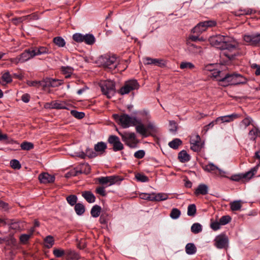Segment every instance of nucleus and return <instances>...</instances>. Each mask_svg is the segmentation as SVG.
Segmentation results:
<instances>
[{
	"label": "nucleus",
	"mask_w": 260,
	"mask_h": 260,
	"mask_svg": "<svg viewBox=\"0 0 260 260\" xmlns=\"http://www.w3.org/2000/svg\"><path fill=\"white\" fill-rule=\"evenodd\" d=\"M113 117L123 128L135 126L136 132L143 137H147L157 132L155 123L149 121L151 116L149 112L146 110L136 111L131 116L123 113L120 115L114 114Z\"/></svg>",
	"instance_id": "1"
},
{
	"label": "nucleus",
	"mask_w": 260,
	"mask_h": 260,
	"mask_svg": "<svg viewBox=\"0 0 260 260\" xmlns=\"http://www.w3.org/2000/svg\"><path fill=\"white\" fill-rule=\"evenodd\" d=\"M209 42L212 46L223 50L222 55L229 60H232L236 56V47L232 44V39L229 36L221 35L214 36L209 38Z\"/></svg>",
	"instance_id": "2"
},
{
	"label": "nucleus",
	"mask_w": 260,
	"mask_h": 260,
	"mask_svg": "<svg viewBox=\"0 0 260 260\" xmlns=\"http://www.w3.org/2000/svg\"><path fill=\"white\" fill-rule=\"evenodd\" d=\"M218 80L220 85L224 87L229 85L245 84L248 81L246 77L240 74L235 73L226 74L224 77Z\"/></svg>",
	"instance_id": "3"
},
{
	"label": "nucleus",
	"mask_w": 260,
	"mask_h": 260,
	"mask_svg": "<svg viewBox=\"0 0 260 260\" xmlns=\"http://www.w3.org/2000/svg\"><path fill=\"white\" fill-rule=\"evenodd\" d=\"M101 91L103 94L110 99L114 96L115 92V83L111 80L102 81L100 84Z\"/></svg>",
	"instance_id": "4"
},
{
	"label": "nucleus",
	"mask_w": 260,
	"mask_h": 260,
	"mask_svg": "<svg viewBox=\"0 0 260 260\" xmlns=\"http://www.w3.org/2000/svg\"><path fill=\"white\" fill-rule=\"evenodd\" d=\"M32 50L31 48L25 49L22 53L19 55L14 58H11L10 59L11 62L17 64L19 63L25 62L31 58L35 57L33 55Z\"/></svg>",
	"instance_id": "5"
},
{
	"label": "nucleus",
	"mask_w": 260,
	"mask_h": 260,
	"mask_svg": "<svg viewBox=\"0 0 260 260\" xmlns=\"http://www.w3.org/2000/svg\"><path fill=\"white\" fill-rule=\"evenodd\" d=\"M140 198L141 199L150 201L159 202L166 200L168 199V194L166 193L152 192L151 193H141L140 194Z\"/></svg>",
	"instance_id": "6"
},
{
	"label": "nucleus",
	"mask_w": 260,
	"mask_h": 260,
	"mask_svg": "<svg viewBox=\"0 0 260 260\" xmlns=\"http://www.w3.org/2000/svg\"><path fill=\"white\" fill-rule=\"evenodd\" d=\"M140 85L137 80L131 79L125 82L124 85L120 88L118 93L121 95L128 94L131 91L139 89Z\"/></svg>",
	"instance_id": "7"
},
{
	"label": "nucleus",
	"mask_w": 260,
	"mask_h": 260,
	"mask_svg": "<svg viewBox=\"0 0 260 260\" xmlns=\"http://www.w3.org/2000/svg\"><path fill=\"white\" fill-rule=\"evenodd\" d=\"M118 133L121 136L122 140L125 142V144L131 148H135L136 147V136L134 133L125 132L121 133L118 132Z\"/></svg>",
	"instance_id": "8"
},
{
	"label": "nucleus",
	"mask_w": 260,
	"mask_h": 260,
	"mask_svg": "<svg viewBox=\"0 0 260 260\" xmlns=\"http://www.w3.org/2000/svg\"><path fill=\"white\" fill-rule=\"evenodd\" d=\"M117 58L116 56H110L108 55H105L102 56L101 58V62L103 66L106 68L110 70L115 69L117 66V62L116 61Z\"/></svg>",
	"instance_id": "9"
},
{
	"label": "nucleus",
	"mask_w": 260,
	"mask_h": 260,
	"mask_svg": "<svg viewBox=\"0 0 260 260\" xmlns=\"http://www.w3.org/2000/svg\"><path fill=\"white\" fill-rule=\"evenodd\" d=\"M216 22L213 20H210L201 22L198 23L192 29L193 32L200 33L205 31L208 27H212L216 25Z\"/></svg>",
	"instance_id": "10"
},
{
	"label": "nucleus",
	"mask_w": 260,
	"mask_h": 260,
	"mask_svg": "<svg viewBox=\"0 0 260 260\" xmlns=\"http://www.w3.org/2000/svg\"><path fill=\"white\" fill-rule=\"evenodd\" d=\"M100 184L102 185H106L109 183L108 186L112 185L117 182H120L122 180L118 176H110L106 177H101L97 179Z\"/></svg>",
	"instance_id": "11"
},
{
	"label": "nucleus",
	"mask_w": 260,
	"mask_h": 260,
	"mask_svg": "<svg viewBox=\"0 0 260 260\" xmlns=\"http://www.w3.org/2000/svg\"><path fill=\"white\" fill-rule=\"evenodd\" d=\"M108 141L109 144L113 145V151L116 152L123 149V145L117 136L115 135L110 136Z\"/></svg>",
	"instance_id": "12"
},
{
	"label": "nucleus",
	"mask_w": 260,
	"mask_h": 260,
	"mask_svg": "<svg viewBox=\"0 0 260 260\" xmlns=\"http://www.w3.org/2000/svg\"><path fill=\"white\" fill-rule=\"evenodd\" d=\"M228 243L229 238L224 234L218 236L215 239V245L219 249L226 248L228 246Z\"/></svg>",
	"instance_id": "13"
},
{
	"label": "nucleus",
	"mask_w": 260,
	"mask_h": 260,
	"mask_svg": "<svg viewBox=\"0 0 260 260\" xmlns=\"http://www.w3.org/2000/svg\"><path fill=\"white\" fill-rule=\"evenodd\" d=\"M34 56L44 54H48L51 53V50L46 46H38L31 47Z\"/></svg>",
	"instance_id": "14"
},
{
	"label": "nucleus",
	"mask_w": 260,
	"mask_h": 260,
	"mask_svg": "<svg viewBox=\"0 0 260 260\" xmlns=\"http://www.w3.org/2000/svg\"><path fill=\"white\" fill-rule=\"evenodd\" d=\"M259 34L253 35H245L244 36L243 39L244 41L249 43V44L253 46H257L258 43Z\"/></svg>",
	"instance_id": "15"
},
{
	"label": "nucleus",
	"mask_w": 260,
	"mask_h": 260,
	"mask_svg": "<svg viewBox=\"0 0 260 260\" xmlns=\"http://www.w3.org/2000/svg\"><path fill=\"white\" fill-rule=\"evenodd\" d=\"M39 180L42 183H52L55 180V177L48 173H42L39 175Z\"/></svg>",
	"instance_id": "16"
},
{
	"label": "nucleus",
	"mask_w": 260,
	"mask_h": 260,
	"mask_svg": "<svg viewBox=\"0 0 260 260\" xmlns=\"http://www.w3.org/2000/svg\"><path fill=\"white\" fill-rule=\"evenodd\" d=\"M145 64H154L160 67L165 66V63L162 59L158 58H152L150 57H146Z\"/></svg>",
	"instance_id": "17"
},
{
	"label": "nucleus",
	"mask_w": 260,
	"mask_h": 260,
	"mask_svg": "<svg viewBox=\"0 0 260 260\" xmlns=\"http://www.w3.org/2000/svg\"><path fill=\"white\" fill-rule=\"evenodd\" d=\"M239 117L238 114L234 113L231 115L218 117L216 119L215 121L218 122L220 120L222 123L230 122L233 121L234 119L238 118Z\"/></svg>",
	"instance_id": "18"
},
{
	"label": "nucleus",
	"mask_w": 260,
	"mask_h": 260,
	"mask_svg": "<svg viewBox=\"0 0 260 260\" xmlns=\"http://www.w3.org/2000/svg\"><path fill=\"white\" fill-rule=\"evenodd\" d=\"M39 19V16L38 13L35 12L33 13L30 15H28L26 16H22L21 17H19L18 18H16V20H17L19 22H22L23 21H26V20H37Z\"/></svg>",
	"instance_id": "19"
},
{
	"label": "nucleus",
	"mask_w": 260,
	"mask_h": 260,
	"mask_svg": "<svg viewBox=\"0 0 260 260\" xmlns=\"http://www.w3.org/2000/svg\"><path fill=\"white\" fill-rule=\"evenodd\" d=\"M259 167L260 163L257 164L254 167L251 168L250 171L245 173L242 174V177H243V179H251L254 176L255 173L257 172ZM258 176H260V175Z\"/></svg>",
	"instance_id": "20"
},
{
	"label": "nucleus",
	"mask_w": 260,
	"mask_h": 260,
	"mask_svg": "<svg viewBox=\"0 0 260 260\" xmlns=\"http://www.w3.org/2000/svg\"><path fill=\"white\" fill-rule=\"evenodd\" d=\"M208 193V187L204 184H200L194 191V194L196 196L199 194L206 195Z\"/></svg>",
	"instance_id": "21"
},
{
	"label": "nucleus",
	"mask_w": 260,
	"mask_h": 260,
	"mask_svg": "<svg viewBox=\"0 0 260 260\" xmlns=\"http://www.w3.org/2000/svg\"><path fill=\"white\" fill-rule=\"evenodd\" d=\"M69 105L64 101H53V108L55 109H69Z\"/></svg>",
	"instance_id": "22"
},
{
	"label": "nucleus",
	"mask_w": 260,
	"mask_h": 260,
	"mask_svg": "<svg viewBox=\"0 0 260 260\" xmlns=\"http://www.w3.org/2000/svg\"><path fill=\"white\" fill-rule=\"evenodd\" d=\"M82 196L89 203H94L95 201L94 195L90 191H82Z\"/></svg>",
	"instance_id": "23"
},
{
	"label": "nucleus",
	"mask_w": 260,
	"mask_h": 260,
	"mask_svg": "<svg viewBox=\"0 0 260 260\" xmlns=\"http://www.w3.org/2000/svg\"><path fill=\"white\" fill-rule=\"evenodd\" d=\"M260 136L259 129L254 126L249 132L248 137L250 141H255L256 139Z\"/></svg>",
	"instance_id": "24"
},
{
	"label": "nucleus",
	"mask_w": 260,
	"mask_h": 260,
	"mask_svg": "<svg viewBox=\"0 0 260 260\" xmlns=\"http://www.w3.org/2000/svg\"><path fill=\"white\" fill-rule=\"evenodd\" d=\"M178 159L180 162L184 163L188 161L190 159V155L185 150H182L178 153Z\"/></svg>",
	"instance_id": "25"
},
{
	"label": "nucleus",
	"mask_w": 260,
	"mask_h": 260,
	"mask_svg": "<svg viewBox=\"0 0 260 260\" xmlns=\"http://www.w3.org/2000/svg\"><path fill=\"white\" fill-rule=\"evenodd\" d=\"M95 39L93 35L90 34L83 35V42L86 44L91 45L95 43Z\"/></svg>",
	"instance_id": "26"
},
{
	"label": "nucleus",
	"mask_w": 260,
	"mask_h": 260,
	"mask_svg": "<svg viewBox=\"0 0 260 260\" xmlns=\"http://www.w3.org/2000/svg\"><path fill=\"white\" fill-rule=\"evenodd\" d=\"M203 169L204 171L210 173H215V171L217 170L219 172L221 171L219 168L212 162H210L207 165L203 166Z\"/></svg>",
	"instance_id": "27"
},
{
	"label": "nucleus",
	"mask_w": 260,
	"mask_h": 260,
	"mask_svg": "<svg viewBox=\"0 0 260 260\" xmlns=\"http://www.w3.org/2000/svg\"><path fill=\"white\" fill-rule=\"evenodd\" d=\"M254 13H255V11L250 8L241 9L235 12V15L240 16L241 15H250Z\"/></svg>",
	"instance_id": "28"
},
{
	"label": "nucleus",
	"mask_w": 260,
	"mask_h": 260,
	"mask_svg": "<svg viewBox=\"0 0 260 260\" xmlns=\"http://www.w3.org/2000/svg\"><path fill=\"white\" fill-rule=\"evenodd\" d=\"M185 252L188 255H192L196 253L197 248L192 243H187L185 246Z\"/></svg>",
	"instance_id": "29"
},
{
	"label": "nucleus",
	"mask_w": 260,
	"mask_h": 260,
	"mask_svg": "<svg viewBox=\"0 0 260 260\" xmlns=\"http://www.w3.org/2000/svg\"><path fill=\"white\" fill-rule=\"evenodd\" d=\"M107 148V145L103 142H98L94 145V150L97 152L103 153Z\"/></svg>",
	"instance_id": "30"
},
{
	"label": "nucleus",
	"mask_w": 260,
	"mask_h": 260,
	"mask_svg": "<svg viewBox=\"0 0 260 260\" xmlns=\"http://www.w3.org/2000/svg\"><path fill=\"white\" fill-rule=\"evenodd\" d=\"M66 255H67V258L68 260L70 259H78L80 258L79 255L75 251L71 250H68L66 252Z\"/></svg>",
	"instance_id": "31"
},
{
	"label": "nucleus",
	"mask_w": 260,
	"mask_h": 260,
	"mask_svg": "<svg viewBox=\"0 0 260 260\" xmlns=\"http://www.w3.org/2000/svg\"><path fill=\"white\" fill-rule=\"evenodd\" d=\"M75 211L78 215H82L85 211V206L81 203H77L74 207Z\"/></svg>",
	"instance_id": "32"
},
{
	"label": "nucleus",
	"mask_w": 260,
	"mask_h": 260,
	"mask_svg": "<svg viewBox=\"0 0 260 260\" xmlns=\"http://www.w3.org/2000/svg\"><path fill=\"white\" fill-rule=\"evenodd\" d=\"M102 208L101 206L95 205L91 209L90 213L92 217H98L100 216Z\"/></svg>",
	"instance_id": "33"
},
{
	"label": "nucleus",
	"mask_w": 260,
	"mask_h": 260,
	"mask_svg": "<svg viewBox=\"0 0 260 260\" xmlns=\"http://www.w3.org/2000/svg\"><path fill=\"white\" fill-rule=\"evenodd\" d=\"M53 42L58 47H63L66 45V41L61 37H54Z\"/></svg>",
	"instance_id": "34"
},
{
	"label": "nucleus",
	"mask_w": 260,
	"mask_h": 260,
	"mask_svg": "<svg viewBox=\"0 0 260 260\" xmlns=\"http://www.w3.org/2000/svg\"><path fill=\"white\" fill-rule=\"evenodd\" d=\"M182 143V141L178 138H176L169 143V146L171 148L177 149L180 145Z\"/></svg>",
	"instance_id": "35"
},
{
	"label": "nucleus",
	"mask_w": 260,
	"mask_h": 260,
	"mask_svg": "<svg viewBox=\"0 0 260 260\" xmlns=\"http://www.w3.org/2000/svg\"><path fill=\"white\" fill-rule=\"evenodd\" d=\"M62 74L65 75L66 78H68L71 77L73 72V69L71 67H62L61 68Z\"/></svg>",
	"instance_id": "36"
},
{
	"label": "nucleus",
	"mask_w": 260,
	"mask_h": 260,
	"mask_svg": "<svg viewBox=\"0 0 260 260\" xmlns=\"http://www.w3.org/2000/svg\"><path fill=\"white\" fill-rule=\"evenodd\" d=\"M241 201H235L230 203V208L233 211H239L241 209Z\"/></svg>",
	"instance_id": "37"
},
{
	"label": "nucleus",
	"mask_w": 260,
	"mask_h": 260,
	"mask_svg": "<svg viewBox=\"0 0 260 260\" xmlns=\"http://www.w3.org/2000/svg\"><path fill=\"white\" fill-rule=\"evenodd\" d=\"M45 246L47 248H50L54 244V240L52 236H48L44 239Z\"/></svg>",
	"instance_id": "38"
},
{
	"label": "nucleus",
	"mask_w": 260,
	"mask_h": 260,
	"mask_svg": "<svg viewBox=\"0 0 260 260\" xmlns=\"http://www.w3.org/2000/svg\"><path fill=\"white\" fill-rule=\"evenodd\" d=\"M22 223L20 221H14L10 223L9 228L15 231H20L22 229Z\"/></svg>",
	"instance_id": "39"
},
{
	"label": "nucleus",
	"mask_w": 260,
	"mask_h": 260,
	"mask_svg": "<svg viewBox=\"0 0 260 260\" xmlns=\"http://www.w3.org/2000/svg\"><path fill=\"white\" fill-rule=\"evenodd\" d=\"M191 145H201V138L198 134L191 136L190 140Z\"/></svg>",
	"instance_id": "40"
},
{
	"label": "nucleus",
	"mask_w": 260,
	"mask_h": 260,
	"mask_svg": "<svg viewBox=\"0 0 260 260\" xmlns=\"http://www.w3.org/2000/svg\"><path fill=\"white\" fill-rule=\"evenodd\" d=\"M2 79L6 83H10L12 82V77L9 71H7L2 74Z\"/></svg>",
	"instance_id": "41"
},
{
	"label": "nucleus",
	"mask_w": 260,
	"mask_h": 260,
	"mask_svg": "<svg viewBox=\"0 0 260 260\" xmlns=\"http://www.w3.org/2000/svg\"><path fill=\"white\" fill-rule=\"evenodd\" d=\"M202 231V226L199 223H194L191 227V231L194 234H198Z\"/></svg>",
	"instance_id": "42"
},
{
	"label": "nucleus",
	"mask_w": 260,
	"mask_h": 260,
	"mask_svg": "<svg viewBox=\"0 0 260 260\" xmlns=\"http://www.w3.org/2000/svg\"><path fill=\"white\" fill-rule=\"evenodd\" d=\"M197 212L195 204H190L187 207V215L189 216H194Z\"/></svg>",
	"instance_id": "43"
},
{
	"label": "nucleus",
	"mask_w": 260,
	"mask_h": 260,
	"mask_svg": "<svg viewBox=\"0 0 260 260\" xmlns=\"http://www.w3.org/2000/svg\"><path fill=\"white\" fill-rule=\"evenodd\" d=\"M181 215L180 211L177 208H173L171 211L170 216L174 219H178Z\"/></svg>",
	"instance_id": "44"
},
{
	"label": "nucleus",
	"mask_w": 260,
	"mask_h": 260,
	"mask_svg": "<svg viewBox=\"0 0 260 260\" xmlns=\"http://www.w3.org/2000/svg\"><path fill=\"white\" fill-rule=\"evenodd\" d=\"M62 84V81L60 80L50 79L49 80V84L48 85L52 87H56L61 85Z\"/></svg>",
	"instance_id": "45"
},
{
	"label": "nucleus",
	"mask_w": 260,
	"mask_h": 260,
	"mask_svg": "<svg viewBox=\"0 0 260 260\" xmlns=\"http://www.w3.org/2000/svg\"><path fill=\"white\" fill-rule=\"evenodd\" d=\"M22 150H29L34 148V144L31 142H23L20 145Z\"/></svg>",
	"instance_id": "46"
},
{
	"label": "nucleus",
	"mask_w": 260,
	"mask_h": 260,
	"mask_svg": "<svg viewBox=\"0 0 260 260\" xmlns=\"http://www.w3.org/2000/svg\"><path fill=\"white\" fill-rule=\"evenodd\" d=\"M135 177L137 180L139 182H147L149 181V178L147 176L141 173H137L135 175Z\"/></svg>",
	"instance_id": "47"
},
{
	"label": "nucleus",
	"mask_w": 260,
	"mask_h": 260,
	"mask_svg": "<svg viewBox=\"0 0 260 260\" xmlns=\"http://www.w3.org/2000/svg\"><path fill=\"white\" fill-rule=\"evenodd\" d=\"M77 197L75 195H70L66 199L68 203L72 206L77 204Z\"/></svg>",
	"instance_id": "48"
},
{
	"label": "nucleus",
	"mask_w": 260,
	"mask_h": 260,
	"mask_svg": "<svg viewBox=\"0 0 260 260\" xmlns=\"http://www.w3.org/2000/svg\"><path fill=\"white\" fill-rule=\"evenodd\" d=\"M27 84L30 86H35L37 87H39L40 86H46L47 85L45 84L44 81H28L27 82Z\"/></svg>",
	"instance_id": "49"
},
{
	"label": "nucleus",
	"mask_w": 260,
	"mask_h": 260,
	"mask_svg": "<svg viewBox=\"0 0 260 260\" xmlns=\"http://www.w3.org/2000/svg\"><path fill=\"white\" fill-rule=\"evenodd\" d=\"M194 68V66L193 63L190 62L183 61L181 62L180 64V68L181 69H192Z\"/></svg>",
	"instance_id": "50"
},
{
	"label": "nucleus",
	"mask_w": 260,
	"mask_h": 260,
	"mask_svg": "<svg viewBox=\"0 0 260 260\" xmlns=\"http://www.w3.org/2000/svg\"><path fill=\"white\" fill-rule=\"evenodd\" d=\"M71 114L76 118L81 119L85 116V113L82 112H78L76 110H72Z\"/></svg>",
	"instance_id": "51"
},
{
	"label": "nucleus",
	"mask_w": 260,
	"mask_h": 260,
	"mask_svg": "<svg viewBox=\"0 0 260 260\" xmlns=\"http://www.w3.org/2000/svg\"><path fill=\"white\" fill-rule=\"evenodd\" d=\"M53 253L54 256L56 257H61L64 254H66V252L64 250L62 249H57L55 248L53 251Z\"/></svg>",
	"instance_id": "52"
},
{
	"label": "nucleus",
	"mask_w": 260,
	"mask_h": 260,
	"mask_svg": "<svg viewBox=\"0 0 260 260\" xmlns=\"http://www.w3.org/2000/svg\"><path fill=\"white\" fill-rule=\"evenodd\" d=\"M83 35L81 33H75L73 35V39L77 43L83 42Z\"/></svg>",
	"instance_id": "53"
},
{
	"label": "nucleus",
	"mask_w": 260,
	"mask_h": 260,
	"mask_svg": "<svg viewBox=\"0 0 260 260\" xmlns=\"http://www.w3.org/2000/svg\"><path fill=\"white\" fill-rule=\"evenodd\" d=\"M10 166L14 169H20L21 167L20 162L15 159L10 161Z\"/></svg>",
	"instance_id": "54"
},
{
	"label": "nucleus",
	"mask_w": 260,
	"mask_h": 260,
	"mask_svg": "<svg viewBox=\"0 0 260 260\" xmlns=\"http://www.w3.org/2000/svg\"><path fill=\"white\" fill-rule=\"evenodd\" d=\"M231 220V217L229 215L222 216L219 219L221 225H224L230 222Z\"/></svg>",
	"instance_id": "55"
},
{
	"label": "nucleus",
	"mask_w": 260,
	"mask_h": 260,
	"mask_svg": "<svg viewBox=\"0 0 260 260\" xmlns=\"http://www.w3.org/2000/svg\"><path fill=\"white\" fill-rule=\"evenodd\" d=\"M32 234H22L20 236V241L21 243L25 244L29 239Z\"/></svg>",
	"instance_id": "56"
},
{
	"label": "nucleus",
	"mask_w": 260,
	"mask_h": 260,
	"mask_svg": "<svg viewBox=\"0 0 260 260\" xmlns=\"http://www.w3.org/2000/svg\"><path fill=\"white\" fill-rule=\"evenodd\" d=\"M86 156L89 158H93L97 156L96 152L94 151L92 149L87 148L86 150Z\"/></svg>",
	"instance_id": "57"
},
{
	"label": "nucleus",
	"mask_w": 260,
	"mask_h": 260,
	"mask_svg": "<svg viewBox=\"0 0 260 260\" xmlns=\"http://www.w3.org/2000/svg\"><path fill=\"white\" fill-rule=\"evenodd\" d=\"M212 76L215 78L217 81H218V79H219L220 78H221L222 77H224L222 74V72L220 71H214L212 73Z\"/></svg>",
	"instance_id": "58"
},
{
	"label": "nucleus",
	"mask_w": 260,
	"mask_h": 260,
	"mask_svg": "<svg viewBox=\"0 0 260 260\" xmlns=\"http://www.w3.org/2000/svg\"><path fill=\"white\" fill-rule=\"evenodd\" d=\"M81 173H82L81 171H77V170H76L75 169H74V170H71L70 172L67 173L66 174V177H70L71 176H77L78 174H81Z\"/></svg>",
	"instance_id": "59"
},
{
	"label": "nucleus",
	"mask_w": 260,
	"mask_h": 260,
	"mask_svg": "<svg viewBox=\"0 0 260 260\" xmlns=\"http://www.w3.org/2000/svg\"><path fill=\"white\" fill-rule=\"evenodd\" d=\"M145 152L143 150H140L134 153V156L136 158L141 159L145 156Z\"/></svg>",
	"instance_id": "60"
},
{
	"label": "nucleus",
	"mask_w": 260,
	"mask_h": 260,
	"mask_svg": "<svg viewBox=\"0 0 260 260\" xmlns=\"http://www.w3.org/2000/svg\"><path fill=\"white\" fill-rule=\"evenodd\" d=\"M95 192L96 193L99 194L103 197H105L106 195L105 188L103 186H99L97 187L95 189Z\"/></svg>",
	"instance_id": "61"
},
{
	"label": "nucleus",
	"mask_w": 260,
	"mask_h": 260,
	"mask_svg": "<svg viewBox=\"0 0 260 260\" xmlns=\"http://www.w3.org/2000/svg\"><path fill=\"white\" fill-rule=\"evenodd\" d=\"M220 225H221V224H220L219 221L218 222L215 221V222H213L211 223L210 227L214 231H217L220 229Z\"/></svg>",
	"instance_id": "62"
},
{
	"label": "nucleus",
	"mask_w": 260,
	"mask_h": 260,
	"mask_svg": "<svg viewBox=\"0 0 260 260\" xmlns=\"http://www.w3.org/2000/svg\"><path fill=\"white\" fill-rule=\"evenodd\" d=\"M252 121V120L250 117H247L241 121V123L246 127L251 123Z\"/></svg>",
	"instance_id": "63"
},
{
	"label": "nucleus",
	"mask_w": 260,
	"mask_h": 260,
	"mask_svg": "<svg viewBox=\"0 0 260 260\" xmlns=\"http://www.w3.org/2000/svg\"><path fill=\"white\" fill-rule=\"evenodd\" d=\"M251 68L255 69L256 71L255 72V74L256 76L260 75V66L256 63H253L251 66Z\"/></svg>",
	"instance_id": "64"
}]
</instances>
